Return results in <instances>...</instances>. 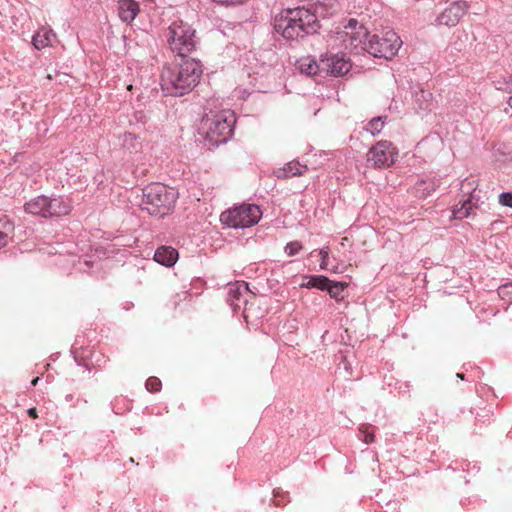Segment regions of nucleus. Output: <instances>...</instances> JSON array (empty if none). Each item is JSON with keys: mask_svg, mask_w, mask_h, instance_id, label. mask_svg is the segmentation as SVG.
I'll return each mask as SVG.
<instances>
[{"mask_svg": "<svg viewBox=\"0 0 512 512\" xmlns=\"http://www.w3.org/2000/svg\"><path fill=\"white\" fill-rule=\"evenodd\" d=\"M202 73V65L199 61L182 57L180 63L163 68L162 90L173 96L187 94L198 84Z\"/></svg>", "mask_w": 512, "mask_h": 512, "instance_id": "nucleus-1", "label": "nucleus"}, {"mask_svg": "<svg viewBox=\"0 0 512 512\" xmlns=\"http://www.w3.org/2000/svg\"><path fill=\"white\" fill-rule=\"evenodd\" d=\"M319 28V20L306 7L283 10L274 20L275 31L288 41H298Z\"/></svg>", "mask_w": 512, "mask_h": 512, "instance_id": "nucleus-2", "label": "nucleus"}, {"mask_svg": "<svg viewBox=\"0 0 512 512\" xmlns=\"http://www.w3.org/2000/svg\"><path fill=\"white\" fill-rule=\"evenodd\" d=\"M130 194L135 196V203L141 210H146L150 215L163 216L173 207L177 192L161 183H151L143 188L138 186L130 189Z\"/></svg>", "mask_w": 512, "mask_h": 512, "instance_id": "nucleus-3", "label": "nucleus"}, {"mask_svg": "<svg viewBox=\"0 0 512 512\" xmlns=\"http://www.w3.org/2000/svg\"><path fill=\"white\" fill-rule=\"evenodd\" d=\"M235 114L229 109L206 113L201 121L200 131L213 146L226 143L233 133Z\"/></svg>", "mask_w": 512, "mask_h": 512, "instance_id": "nucleus-4", "label": "nucleus"}, {"mask_svg": "<svg viewBox=\"0 0 512 512\" xmlns=\"http://www.w3.org/2000/svg\"><path fill=\"white\" fill-rule=\"evenodd\" d=\"M370 33L360 25L356 19H350L343 30L337 31L334 37V44L340 49H344L353 54L368 52V39Z\"/></svg>", "mask_w": 512, "mask_h": 512, "instance_id": "nucleus-5", "label": "nucleus"}, {"mask_svg": "<svg viewBox=\"0 0 512 512\" xmlns=\"http://www.w3.org/2000/svg\"><path fill=\"white\" fill-rule=\"evenodd\" d=\"M24 208L29 214L49 218L69 214L72 206L70 201L62 196L48 197L39 195L26 202Z\"/></svg>", "mask_w": 512, "mask_h": 512, "instance_id": "nucleus-6", "label": "nucleus"}, {"mask_svg": "<svg viewBox=\"0 0 512 512\" xmlns=\"http://www.w3.org/2000/svg\"><path fill=\"white\" fill-rule=\"evenodd\" d=\"M169 48L181 58L196 48L195 30L182 20H175L168 28Z\"/></svg>", "mask_w": 512, "mask_h": 512, "instance_id": "nucleus-7", "label": "nucleus"}, {"mask_svg": "<svg viewBox=\"0 0 512 512\" xmlns=\"http://www.w3.org/2000/svg\"><path fill=\"white\" fill-rule=\"evenodd\" d=\"M262 211L255 204H242L223 212L220 219L223 224L232 228H248L258 223Z\"/></svg>", "mask_w": 512, "mask_h": 512, "instance_id": "nucleus-8", "label": "nucleus"}, {"mask_svg": "<svg viewBox=\"0 0 512 512\" xmlns=\"http://www.w3.org/2000/svg\"><path fill=\"white\" fill-rule=\"evenodd\" d=\"M402 45L398 34L393 30L381 34L370 35L368 39V53L374 57L391 59Z\"/></svg>", "mask_w": 512, "mask_h": 512, "instance_id": "nucleus-9", "label": "nucleus"}, {"mask_svg": "<svg viewBox=\"0 0 512 512\" xmlns=\"http://www.w3.org/2000/svg\"><path fill=\"white\" fill-rule=\"evenodd\" d=\"M227 303L232 308L233 312L239 311L243 308V316L246 320L249 318V298L254 296L248 288V284L244 281H236L226 286Z\"/></svg>", "mask_w": 512, "mask_h": 512, "instance_id": "nucleus-10", "label": "nucleus"}, {"mask_svg": "<svg viewBox=\"0 0 512 512\" xmlns=\"http://www.w3.org/2000/svg\"><path fill=\"white\" fill-rule=\"evenodd\" d=\"M320 65L323 71L334 77L346 75L352 67L350 59L342 52L321 55Z\"/></svg>", "mask_w": 512, "mask_h": 512, "instance_id": "nucleus-11", "label": "nucleus"}, {"mask_svg": "<svg viewBox=\"0 0 512 512\" xmlns=\"http://www.w3.org/2000/svg\"><path fill=\"white\" fill-rule=\"evenodd\" d=\"M394 147L389 141H379L367 154V162L375 168L388 167L395 161Z\"/></svg>", "mask_w": 512, "mask_h": 512, "instance_id": "nucleus-12", "label": "nucleus"}, {"mask_svg": "<svg viewBox=\"0 0 512 512\" xmlns=\"http://www.w3.org/2000/svg\"><path fill=\"white\" fill-rule=\"evenodd\" d=\"M469 7L467 1H454L437 16L435 23L440 26L454 27L467 13Z\"/></svg>", "mask_w": 512, "mask_h": 512, "instance_id": "nucleus-13", "label": "nucleus"}, {"mask_svg": "<svg viewBox=\"0 0 512 512\" xmlns=\"http://www.w3.org/2000/svg\"><path fill=\"white\" fill-rule=\"evenodd\" d=\"M71 352L74 355L76 363L85 367L88 371H91L93 368L101 367V365L106 362L102 352L83 349L79 351L77 342L73 344Z\"/></svg>", "mask_w": 512, "mask_h": 512, "instance_id": "nucleus-14", "label": "nucleus"}, {"mask_svg": "<svg viewBox=\"0 0 512 512\" xmlns=\"http://www.w3.org/2000/svg\"><path fill=\"white\" fill-rule=\"evenodd\" d=\"M307 9L315 15V18H327L337 11V0H314Z\"/></svg>", "mask_w": 512, "mask_h": 512, "instance_id": "nucleus-15", "label": "nucleus"}, {"mask_svg": "<svg viewBox=\"0 0 512 512\" xmlns=\"http://www.w3.org/2000/svg\"><path fill=\"white\" fill-rule=\"evenodd\" d=\"M179 254L171 246L159 247L153 255V260L165 267H172L178 260Z\"/></svg>", "mask_w": 512, "mask_h": 512, "instance_id": "nucleus-16", "label": "nucleus"}, {"mask_svg": "<svg viewBox=\"0 0 512 512\" xmlns=\"http://www.w3.org/2000/svg\"><path fill=\"white\" fill-rule=\"evenodd\" d=\"M56 33L47 27L40 28L32 38V44L37 50L52 46L56 41Z\"/></svg>", "mask_w": 512, "mask_h": 512, "instance_id": "nucleus-17", "label": "nucleus"}, {"mask_svg": "<svg viewBox=\"0 0 512 512\" xmlns=\"http://www.w3.org/2000/svg\"><path fill=\"white\" fill-rule=\"evenodd\" d=\"M295 68L304 75L307 76H314L316 75L320 70H322V67L320 65V62L318 63L313 57L306 56L298 59L295 63Z\"/></svg>", "mask_w": 512, "mask_h": 512, "instance_id": "nucleus-18", "label": "nucleus"}, {"mask_svg": "<svg viewBox=\"0 0 512 512\" xmlns=\"http://www.w3.org/2000/svg\"><path fill=\"white\" fill-rule=\"evenodd\" d=\"M123 236H118L114 239V241L105 248V254H107V259H115L117 262H121L122 265L125 264L126 258V250L118 249L119 246H125Z\"/></svg>", "mask_w": 512, "mask_h": 512, "instance_id": "nucleus-19", "label": "nucleus"}, {"mask_svg": "<svg viewBox=\"0 0 512 512\" xmlns=\"http://www.w3.org/2000/svg\"><path fill=\"white\" fill-rule=\"evenodd\" d=\"M307 166L300 164L297 161L287 163L283 168L276 171L278 178H289L302 175L307 171Z\"/></svg>", "mask_w": 512, "mask_h": 512, "instance_id": "nucleus-20", "label": "nucleus"}, {"mask_svg": "<svg viewBox=\"0 0 512 512\" xmlns=\"http://www.w3.org/2000/svg\"><path fill=\"white\" fill-rule=\"evenodd\" d=\"M414 101L418 108L423 111L431 110L433 107V96L429 90L419 88L414 93Z\"/></svg>", "mask_w": 512, "mask_h": 512, "instance_id": "nucleus-21", "label": "nucleus"}, {"mask_svg": "<svg viewBox=\"0 0 512 512\" xmlns=\"http://www.w3.org/2000/svg\"><path fill=\"white\" fill-rule=\"evenodd\" d=\"M304 279H306V282H303L300 284V287L302 288H316L319 290L324 291L326 288H328V282L329 279L326 276L323 275H311V276H304Z\"/></svg>", "mask_w": 512, "mask_h": 512, "instance_id": "nucleus-22", "label": "nucleus"}, {"mask_svg": "<svg viewBox=\"0 0 512 512\" xmlns=\"http://www.w3.org/2000/svg\"><path fill=\"white\" fill-rule=\"evenodd\" d=\"M13 231V223L7 218H0V249L12 238Z\"/></svg>", "mask_w": 512, "mask_h": 512, "instance_id": "nucleus-23", "label": "nucleus"}, {"mask_svg": "<svg viewBox=\"0 0 512 512\" xmlns=\"http://www.w3.org/2000/svg\"><path fill=\"white\" fill-rule=\"evenodd\" d=\"M472 202L471 199H467L461 203V205H456L453 209V218L455 219H463L469 217L472 214Z\"/></svg>", "mask_w": 512, "mask_h": 512, "instance_id": "nucleus-24", "label": "nucleus"}, {"mask_svg": "<svg viewBox=\"0 0 512 512\" xmlns=\"http://www.w3.org/2000/svg\"><path fill=\"white\" fill-rule=\"evenodd\" d=\"M72 263L76 267V269L80 272H90L91 269L94 267H97V268L101 267L100 261L89 260L87 258H85V259L79 258L77 263L75 262V260H72Z\"/></svg>", "mask_w": 512, "mask_h": 512, "instance_id": "nucleus-25", "label": "nucleus"}, {"mask_svg": "<svg viewBox=\"0 0 512 512\" xmlns=\"http://www.w3.org/2000/svg\"><path fill=\"white\" fill-rule=\"evenodd\" d=\"M128 400L125 396H117L111 401L112 411L116 415H124L127 411Z\"/></svg>", "mask_w": 512, "mask_h": 512, "instance_id": "nucleus-26", "label": "nucleus"}, {"mask_svg": "<svg viewBox=\"0 0 512 512\" xmlns=\"http://www.w3.org/2000/svg\"><path fill=\"white\" fill-rule=\"evenodd\" d=\"M374 428L370 425L363 424L359 427L358 438L366 444L374 441Z\"/></svg>", "mask_w": 512, "mask_h": 512, "instance_id": "nucleus-27", "label": "nucleus"}, {"mask_svg": "<svg viewBox=\"0 0 512 512\" xmlns=\"http://www.w3.org/2000/svg\"><path fill=\"white\" fill-rule=\"evenodd\" d=\"M327 286L328 288H326L325 290L328 291L329 295L332 298H338V296L344 291L346 284L342 282H333L329 280Z\"/></svg>", "mask_w": 512, "mask_h": 512, "instance_id": "nucleus-28", "label": "nucleus"}, {"mask_svg": "<svg viewBox=\"0 0 512 512\" xmlns=\"http://www.w3.org/2000/svg\"><path fill=\"white\" fill-rule=\"evenodd\" d=\"M384 122L381 117H376L370 120L366 126V130L372 135H376L383 129Z\"/></svg>", "mask_w": 512, "mask_h": 512, "instance_id": "nucleus-29", "label": "nucleus"}, {"mask_svg": "<svg viewBox=\"0 0 512 512\" xmlns=\"http://www.w3.org/2000/svg\"><path fill=\"white\" fill-rule=\"evenodd\" d=\"M303 246L299 241H291L286 244L284 250L288 256H294L302 250Z\"/></svg>", "mask_w": 512, "mask_h": 512, "instance_id": "nucleus-30", "label": "nucleus"}, {"mask_svg": "<svg viewBox=\"0 0 512 512\" xmlns=\"http://www.w3.org/2000/svg\"><path fill=\"white\" fill-rule=\"evenodd\" d=\"M146 389L152 393L158 392L161 389V381L157 377H150L145 383Z\"/></svg>", "mask_w": 512, "mask_h": 512, "instance_id": "nucleus-31", "label": "nucleus"}, {"mask_svg": "<svg viewBox=\"0 0 512 512\" xmlns=\"http://www.w3.org/2000/svg\"><path fill=\"white\" fill-rule=\"evenodd\" d=\"M498 295L504 300H512V283L502 285L498 288Z\"/></svg>", "mask_w": 512, "mask_h": 512, "instance_id": "nucleus-32", "label": "nucleus"}, {"mask_svg": "<svg viewBox=\"0 0 512 512\" xmlns=\"http://www.w3.org/2000/svg\"><path fill=\"white\" fill-rule=\"evenodd\" d=\"M118 15L123 22H128V0L119 1Z\"/></svg>", "mask_w": 512, "mask_h": 512, "instance_id": "nucleus-33", "label": "nucleus"}, {"mask_svg": "<svg viewBox=\"0 0 512 512\" xmlns=\"http://www.w3.org/2000/svg\"><path fill=\"white\" fill-rule=\"evenodd\" d=\"M499 203L503 206L512 208V193L502 192L499 195Z\"/></svg>", "mask_w": 512, "mask_h": 512, "instance_id": "nucleus-34", "label": "nucleus"}, {"mask_svg": "<svg viewBox=\"0 0 512 512\" xmlns=\"http://www.w3.org/2000/svg\"><path fill=\"white\" fill-rule=\"evenodd\" d=\"M318 253H319L320 257H321L320 268L325 270L328 267L327 259H328V256H329V248L328 247H323V248H321L318 251Z\"/></svg>", "mask_w": 512, "mask_h": 512, "instance_id": "nucleus-35", "label": "nucleus"}, {"mask_svg": "<svg viewBox=\"0 0 512 512\" xmlns=\"http://www.w3.org/2000/svg\"><path fill=\"white\" fill-rule=\"evenodd\" d=\"M213 2L227 6V7H234L238 5L244 4L247 0H212Z\"/></svg>", "mask_w": 512, "mask_h": 512, "instance_id": "nucleus-36", "label": "nucleus"}, {"mask_svg": "<svg viewBox=\"0 0 512 512\" xmlns=\"http://www.w3.org/2000/svg\"><path fill=\"white\" fill-rule=\"evenodd\" d=\"M139 12V5L134 0H130V27L132 26L131 22L135 19Z\"/></svg>", "mask_w": 512, "mask_h": 512, "instance_id": "nucleus-37", "label": "nucleus"}, {"mask_svg": "<svg viewBox=\"0 0 512 512\" xmlns=\"http://www.w3.org/2000/svg\"><path fill=\"white\" fill-rule=\"evenodd\" d=\"M149 39H150V35H149L146 31L142 30V31H141V41H142L143 43H144V42L148 43V42H149Z\"/></svg>", "mask_w": 512, "mask_h": 512, "instance_id": "nucleus-38", "label": "nucleus"}, {"mask_svg": "<svg viewBox=\"0 0 512 512\" xmlns=\"http://www.w3.org/2000/svg\"><path fill=\"white\" fill-rule=\"evenodd\" d=\"M28 415L31 417V418H36L37 417V411L35 408H30L28 409Z\"/></svg>", "mask_w": 512, "mask_h": 512, "instance_id": "nucleus-39", "label": "nucleus"}, {"mask_svg": "<svg viewBox=\"0 0 512 512\" xmlns=\"http://www.w3.org/2000/svg\"><path fill=\"white\" fill-rule=\"evenodd\" d=\"M145 171H146L145 169H141V170L137 169V170L133 171V174L135 175V177H138L140 175H143Z\"/></svg>", "mask_w": 512, "mask_h": 512, "instance_id": "nucleus-40", "label": "nucleus"}, {"mask_svg": "<svg viewBox=\"0 0 512 512\" xmlns=\"http://www.w3.org/2000/svg\"><path fill=\"white\" fill-rule=\"evenodd\" d=\"M274 496H275V504H276L277 506L281 505L282 500H279V499H278V497H279V493L277 492Z\"/></svg>", "mask_w": 512, "mask_h": 512, "instance_id": "nucleus-41", "label": "nucleus"}, {"mask_svg": "<svg viewBox=\"0 0 512 512\" xmlns=\"http://www.w3.org/2000/svg\"><path fill=\"white\" fill-rule=\"evenodd\" d=\"M39 380H40V378H39V377L34 378V379L31 381V386H32V387H35V386L38 384Z\"/></svg>", "mask_w": 512, "mask_h": 512, "instance_id": "nucleus-42", "label": "nucleus"}, {"mask_svg": "<svg viewBox=\"0 0 512 512\" xmlns=\"http://www.w3.org/2000/svg\"><path fill=\"white\" fill-rule=\"evenodd\" d=\"M135 118L137 121H141V122H144L143 118H144V115L140 114V116H138V113L135 114Z\"/></svg>", "mask_w": 512, "mask_h": 512, "instance_id": "nucleus-43", "label": "nucleus"}, {"mask_svg": "<svg viewBox=\"0 0 512 512\" xmlns=\"http://www.w3.org/2000/svg\"><path fill=\"white\" fill-rule=\"evenodd\" d=\"M144 73H145V77H148V78L150 77V71H148V67L145 68Z\"/></svg>", "mask_w": 512, "mask_h": 512, "instance_id": "nucleus-44", "label": "nucleus"}, {"mask_svg": "<svg viewBox=\"0 0 512 512\" xmlns=\"http://www.w3.org/2000/svg\"><path fill=\"white\" fill-rule=\"evenodd\" d=\"M457 378L464 380L465 376L462 373H457Z\"/></svg>", "mask_w": 512, "mask_h": 512, "instance_id": "nucleus-45", "label": "nucleus"}, {"mask_svg": "<svg viewBox=\"0 0 512 512\" xmlns=\"http://www.w3.org/2000/svg\"><path fill=\"white\" fill-rule=\"evenodd\" d=\"M507 103L512 108V96L508 99Z\"/></svg>", "mask_w": 512, "mask_h": 512, "instance_id": "nucleus-46", "label": "nucleus"}, {"mask_svg": "<svg viewBox=\"0 0 512 512\" xmlns=\"http://www.w3.org/2000/svg\"><path fill=\"white\" fill-rule=\"evenodd\" d=\"M129 462L134 463V459L130 457Z\"/></svg>", "mask_w": 512, "mask_h": 512, "instance_id": "nucleus-47", "label": "nucleus"}, {"mask_svg": "<svg viewBox=\"0 0 512 512\" xmlns=\"http://www.w3.org/2000/svg\"><path fill=\"white\" fill-rule=\"evenodd\" d=\"M129 89H130V91L133 89V85L132 84H130Z\"/></svg>", "mask_w": 512, "mask_h": 512, "instance_id": "nucleus-48", "label": "nucleus"}]
</instances>
